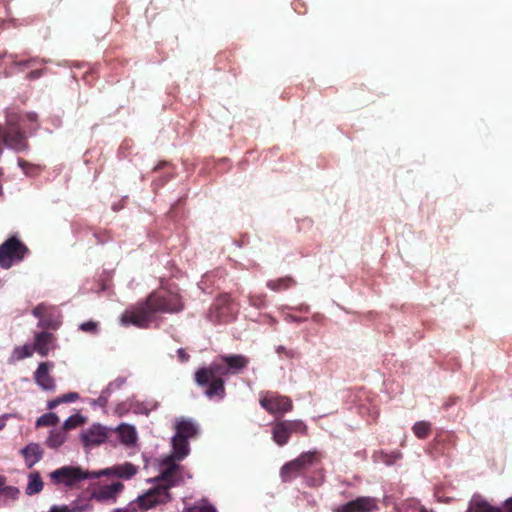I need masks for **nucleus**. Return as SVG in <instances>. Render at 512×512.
I'll list each match as a JSON object with an SVG mask.
<instances>
[{
	"label": "nucleus",
	"mask_w": 512,
	"mask_h": 512,
	"mask_svg": "<svg viewBox=\"0 0 512 512\" xmlns=\"http://www.w3.org/2000/svg\"><path fill=\"white\" fill-rule=\"evenodd\" d=\"M248 363V358L241 354L222 355L219 361H214L208 367L199 368L194 374V380L197 385L205 388L207 397L222 399L226 394L223 377L240 373Z\"/></svg>",
	"instance_id": "obj_2"
},
{
	"label": "nucleus",
	"mask_w": 512,
	"mask_h": 512,
	"mask_svg": "<svg viewBox=\"0 0 512 512\" xmlns=\"http://www.w3.org/2000/svg\"><path fill=\"white\" fill-rule=\"evenodd\" d=\"M78 398H79L78 393H76V392H69V393L64 394V395H62L60 397H57V398H55L53 400L48 401L47 408L49 410H52V409L56 408L58 405H60L62 403L74 402Z\"/></svg>",
	"instance_id": "obj_25"
},
{
	"label": "nucleus",
	"mask_w": 512,
	"mask_h": 512,
	"mask_svg": "<svg viewBox=\"0 0 512 512\" xmlns=\"http://www.w3.org/2000/svg\"><path fill=\"white\" fill-rule=\"evenodd\" d=\"M118 433L121 441L126 445H132L137 440L136 430L130 425H120L118 428Z\"/></svg>",
	"instance_id": "obj_23"
},
{
	"label": "nucleus",
	"mask_w": 512,
	"mask_h": 512,
	"mask_svg": "<svg viewBox=\"0 0 512 512\" xmlns=\"http://www.w3.org/2000/svg\"><path fill=\"white\" fill-rule=\"evenodd\" d=\"M260 406L272 415H284L293 410L292 399L277 392L267 391L259 399Z\"/></svg>",
	"instance_id": "obj_9"
},
{
	"label": "nucleus",
	"mask_w": 512,
	"mask_h": 512,
	"mask_svg": "<svg viewBox=\"0 0 512 512\" xmlns=\"http://www.w3.org/2000/svg\"><path fill=\"white\" fill-rule=\"evenodd\" d=\"M34 353V348L32 345L25 344L23 346H16L13 349L11 355V361H20L25 358L31 357Z\"/></svg>",
	"instance_id": "obj_24"
},
{
	"label": "nucleus",
	"mask_w": 512,
	"mask_h": 512,
	"mask_svg": "<svg viewBox=\"0 0 512 512\" xmlns=\"http://www.w3.org/2000/svg\"><path fill=\"white\" fill-rule=\"evenodd\" d=\"M66 440V434L64 430L52 431L47 438L46 444L50 448L60 447Z\"/></svg>",
	"instance_id": "obj_26"
},
{
	"label": "nucleus",
	"mask_w": 512,
	"mask_h": 512,
	"mask_svg": "<svg viewBox=\"0 0 512 512\" xmlns=\"http://www.w3.org/2000/svg\"><path fill=\"white\" fill-rule=\"evenodd\" d=\"M43 73H44V70L36 69V70L29 72L27 75V78L30 80H34V79L41 77L43 75Z\"/></svg>",
	"instance_id": "obj_37"
},
{
	"label": "nucleus",
	"mask_w": 512,
	"mask_h": 512,
	"mask_svg": "<svg viewBox=\"0 0 512 512\" xmlns=\"http://www.w3.org/2000/svg\"><path fill=\"white\" fill-rule=\"evenodd\" d=\"M168 163L166 161H161L159 162L155 167H154V171H158L160 169H162L163 167L167 166Z\"/></svg>",
	"instance_id": "obj_40"
},
{
	"label": "nucleus",
	"mask_w": 512,
	"mask_h": 512,
	"mask_svg": "<svg viewBox=\"0 0 512 512\" xmlns=\"http://www.w3.org/2000/svg\"><path fill=\"white\" fill-rule=\"evenodd\" d=\"M19 494V490L13 486H5V484L0 488V495H4L11 499H16Z\"/></svg>",
	"instance_id": "obj_31"
},
{
	"label": "nucleus",
	"mask_w": 512,
	"mask_h": 512,
	"mask_svg": "<svg viewBox=\"0 0 512 512\" xmlns=\"http://www.w3.org/2000/svg\"><path fill=\"white\" fill-rule=\"evenodd\" d=\"M187 512H217L210 504L193 505L187 509Z\"/></svg>",
	"instance_id": "obj_33"
},
{
	"label": "nucleus",
	"mask_w": 512,
	"mask_h": 512,
	"mask_svg": "<svg viewBox=\"0 0 512 512\" xmlns=\"http://www.w3.org/2000/svg\"><path fill=\"white\" fill-rule=\"evenodd\" d=\"M19 165L24 169L25 165H28L27 162L23 159H19Z\"/></svg>",
	"instance_id": "obj_42"
},
{
	"label": "nucleus",
	"mask_w": 512,
	"mask_h": 512,
	"mask_svg": "<svg viewBox=\"0 0 512 512\" xmlns=\"http://www.w3.org/2000/svg\"><path fill=\"white\" fill-rule=\"evenodd\" d=\"M6 483V479L3 476H0V488Z\"/></svg>",
	"instance_id": "obj_43"
},
{
	"label": "nucleus",
	"mask_w": 512,
	"mask_h": 512,
	"mask_svg": "<svg viewBox=\"0 0 512 512\" xmlns=\"http://www.w3.org/2000/svg\"><path fill=\"white\" fill-rule=\"evenodd\" d=\"M249 304L256 308H262L266 305V296L263 294L249 296Z\"/></svg>",
	"instance_id": "obj_30"
},
{
	"label": "nucleus",
	"mask_w": 512,
	"mask_h": 512,
	"mask_svg": "<svg viewBox=\"0 0 512 512\" xmlns=\"http://www.w3.org/2000/svg\"><path fill=\"white\" fill-rule=\"evenodd\" d=\"M54 367L52 362H41L34 372V380L36 384L45 391H55L56 383L50 374V370Z\"/></svg>",
	"instance_id": "obj_12"
},
{
	"label": "nucleus",
	"mask_w": 512,
	"mask_h": 512,
	"mask_svg": "<svg viewBox=\"0 0 512 512\" xmlns=\"http://www.w3.org/2000/svg\"><path fill=\"white\" fill-rule=\"evenodd\" d=\"M43 481L39 474V472H32L28 477V484L26 486L25 492L27 495L38 494L43 489Z\"/></svg>",
	"instance_id": "obj_21"
},
{
	"label": "nucleus",
	"mask_w": 512,
	"mask_h": 512,
	"mask_svg": "<svg viewBox=\"0 0 512 512\" xmlns=\"http://www.w3.org/2000/svg\"><path fill=\"white\" fill-rule=\"evenodd\" d=\"M8 56H9V58L11 59V61H12V62H14V63H15V64H17V65L30 66V65H32V64L35 62V60H34V59H29V60H26V61L16 62V61H15V56H14L13 54H10V55H8Z\"/></svg>",
	"instance_id": "obj_38"
},
{
	"label": "nucleus",
	"mask_w": 512,
	"mask_h": 512,
	"mask_svg": "<svg viewBox=\"0 0 512 512\" xmlns=\"http://www.w3.org/2000/svg\"><path fill=\"white\" fill-rule=\"evenodd\" d=\"M5 426L4 419H0V430Z\"/></svg>",
	"instance_id": "obj_44"
},
{
	"label": "nucleus",
	"mask_w": 512,
	"mask_h": 512,
	"mask_svg": "<svg viewBox=\"0 0 512 512\" xmlns=\"http://www.w3.org/2000/svg\"><path fill=\"white\" fill-rule=\"evenodd\" d=\"M32 314L39 319L38 327L40 328L56 330L61 325L60 315L44 303L37 305Z\"/></svg>",
	"instance_id": "obj_10"
},
{
	"label": "nucleus",
	"mask_w": 512,
	"mask_h": 512,
	"mask_svg": "<svg viewBox=\"0 0 512 512\" xmlns=\"http://www.w3.org/2000/svg\"><path fill=\"white\" fill-rule=\"evenodd\" d=\"M73 510L69 508V506L63 505V506H57L53 505L49 512H72Z\"/></svg>",
	"instance_id": "obj_36"
},
{
	"label": "nucleus",
	"mask_w": 512,
	"mask_h": 512,
	"mask_svg": "<svg viewBox=\"0 0 512 512\" xmlns=\"http://www.w3.org/2000/svg\"><path fill=\"white\" fill-rule=\"evenodd\" d=\"M293 433L306 436L308 434V427L299 419L278 420L272 425V439L278 446L286 445Z\"/></svg>",
	"instance_id": "obj_7"
},
{
	"label": "nucleus",
	"mask_w": 512,
	"mask_h": 512,
	"mask_svg": "<svg viewBox=\"0 0 512 512\" xmlns=\"http://www.w3.org/2000/svg\"><path fill=\"white\" fill-rule=\"evenodd\" d=\"M276 352L278 355H280V356L284 355L286 358L295 357V352L293 350L287 349L281 345L276 348Z\"/></svg>",
	"instance_id": "obj_34"
},
{
	"label": "nucleus",
	"mask_w": 512,
	"mask_h": 512,
	"mask_svg": "<svg viewBox=\"0 0 512 512\" xmlns=\"http://www.w3.org/2000/svg\"><path fill=\"white\" fill-rule=\"evenodd\" d=\"M80 330L86 333L95 334L98 331V323L94 321H87L79 326Z\"/></svg>",
	"instance_id": "obj_32"
},
{
	"label": "nucleus",
	"mask_w": 512,
	"mask_h": 512,
	"mask_svg": "<svg viewBox=\"0 0 512 512\" xmlns=\"http://www.w3.org/2000/svg\"><path fill=\"white\" fill-rule=\"evenodd\" d=\"M412 430L419 439H425L431 432V424L426 421H419L413 425Z\"/></svg>",
	"instance_id": "obj_27"
},
{
	"label": "nucleus",
	"mask_w": 512,
	"mask_h": 512,
	"mask_svg": "<svg viewBox=\"0 0 512 512\" xmlns=\"http://www.w3.org/2000/svg\"><path fill=\"white\" fill-rule=\"evenodd\" d=\"M55 336L50 332H39L35 334L34 352H37L40 356L46 357L51 350L55 349Z\"/></svg>",
	"instance_id": "obj_15"
},
{
	"label": "nucleus",
	"mask_w": 512,
	"mask_h": 512,
	"mask_svg": "<svg viewBox=\"0 0 512 512\" xmlns=\"http://www.w3.org/2000/svg\"><path fill=\"white\" fill-rule=\"evenodd\" d=\"M114 512H126L125 510L116 509Z\"/></svg>",
	"instance_id": "obj_45"
},
{
	"label": "nucleus",
	"mask_w": 512,
	"mask_h": 512,
	"mask_svg": "<svg viewBox=\"0 0 512 512\" xmlns=\"http://www.w3.org/2000/svg\"><path fill=\"white\" fill-rule=\"evenodd\" d=\"M123 489L124 485L120 481L102 485L93 492V499L100 503H115Z\"/></svg>",
	"instance_id": "obj_13"
},
{
	"label": "nucleus",
	"mask_w": 512,
	"mask_h": 512,
	"mask_svg": "<svg viewBox=\"0 0 512 512\" xmlns=\"http://www.w3.org/2000/svg\"><path fill=\"white\" fill-rule=\"evenodd\" d=\"M505 505H506L507 510H508L509 512H512V498L508 499V500L506 501V504H505Z\"/></svg>",
	"instance_id": "obj_41"
},
{
	"label": "nucleus",
	"mask_w": 512,
	"mask_h": 512,
	"mask_svg": "<svg viewBox=\"0 0 512 512\" xmlns=\"http://www.w3.org/2000/svg\"><path fill=\"white\" fill-rule=\"evenodd\" d=\"M197 434L198 427L192 420L182 418L177 422L175 435H180L182 438L189 440L196 437Z\"/></svg>",
	"instance_id": "obj_19"
},
{
	"label": "nucleus",
	"mask_w": 512,
	"mask_h": 512,
	"mask_svg": "<svg viewBox=\"0 0 512 512\" xmlns=\"http://www.w3.org/2000/svg\"><path fill=\"white\" fill-rule=\"evenodd\" d=\"M59 422V417L53 413H46L40 416L36 421L37 427H47V426H55Z\"/></svg>",
	"instance_id": "obj_28"
},
{
	"label": "nucleus",
	"mask_w": 512,
	"mask_h": 512,
	"mask_svg": "<svg viewBox=\"0 0 512 512\" xmlns=\"http://www.w3.org/2000/svg\"><path fill=\"white\" fill-rule=\"evenodd\" d=\"M25 118L31 123H37L38 115L36 113H27Z\"/></svg>",
	"instance_id": "obj_39"
},
{
	"label": "nucleus",
	"mask_w": 512,
	"mask_h": 512,
	"mask_svg": "<svg viewBox=\"0 0 512 512\" xmlns=\"http://www.w3.org/2000/svg\"><path fill=\"white\" fill-rule=\"evenodd\" d=\"M296 285V281L291 276H285L278 279L267 281L266 286L275 292H281L290 289Z\"/></svg>",
	"instance_id": "obj_20"
},
{
	"label": "nucleus",
	"mask_w": 512,
	"mask_h": 512,
	"mask_svg": "<svg viewBox=\"0 0 512 512\" xmlns=\"http://www.w3.org/2000/svg\"><path fill=\"white\" fill-rule=\"evenodd\" d=\"M107 429L99 424L93 425L82 434V441L85 446H95L104 443L107 440Z\"/></svg>",
	"instance_id": "obj_16"
},
{
	"label": "nucleus",
	"mask_w": 512,
	"mask_h": 512,
	"mask_svg": "<svg viewBox=\"0 0 512 512\" xmlns=\"http://www.w3.org/2000/svg\"><path fill=\"white\" fill-rule=\"evenodd\" d=\"M137 473V467L130 462H126L121 465H116L107 468L98 474L101 475H114L124 479H130Z\"/></svg>",
	"instance_id": "obj_17"
},
{
	"label": "nucleus",
	"mask_w": 512,
	"mask_h": 512,
	"mask_svg": "<svg viewBox=\"0 0 512 512\" xmlns=\"http://www.w3.org/2000/svg\"><path fill=\"white\" fill-rule=\"evenodd\" d=\"M29 248L16 236L9 237L0 245V267L10 269L24 260Z\"/></svg>",
	"instance_id": "obj_6"
},
{
	"label": "nucleus",
	"mask_w": 512,
	"mask_h": 512,
	"mask_svg": "<svg viewBox=\"0 0 512 512\" xmlns=\"http://www.w3.org/2000/svg\"><path fill=\"white\" fill-rule=\"evenodd\" d=\"M323 455L318 450L301 453L296 459L285 463L280 471L282 480L287 482L296 478L305 469L321 462Z\"/></svg>",
	"instance_id": "obj_5"
},
{
	"label": "nucleus",
	"mask_w": 512,
	"mask_h": 512,
	"mask_svg": "<svg viewBox=\"0 0 512 512\" xmlns=\"http://www.w3.org/2000/svg\"><path fill=\"white\" fill-rule=\"evenodd\" d=\"M177 355H178L179 360L182 363H185V362L189 361V359H190V355L183 348H179L177 350Z\"/></svg>",
	"instance_id": "obj_35"
},
{
	"label": "nucleus",
	"mask_w": 512,
	"mask_h": 512,
	"mask_svg": "<svg viewBox=\"0 0 512 512\" xmlns=\"http://www.w3.org/2000/svg\"><path fill=\"white\" fill-rule=\"evenodd\" d=\"M469 510L471 512H502L499 508L491 506L480 496H474L470 502Z\"/></svg>",
	"instance_id": "obj_22"
},
{
	"label": "nucleus",
	"mask_w": 512,
	"mask_h": 512,
	"mask_svg": "<svg viewBox=\"0 0 512 512\" xmlns=\"http://www.w3.org/2000/svg\"><path fill=\"white\" fill-rule=\"evenodd\" d=\"M172 447L173 454L163 460L162 471L156 479V485L136 500V504L142 512L171 501L170 489L177 485L179 480L180 467L175 461L183 460L190 452L188 439L182 438L180 435H174Z\"/></svg>",
	"instance_id": "obj_1"
},
{
	"label": "nucleus",
	"mask_w": 512,
	"mask_h": 512,
	"mask_svg": "<svg viewBox=\"0 0 512 512\" xmlns=\"http://www.w3.org/2000/svg\"><path fill=\"white\" fill-rule=\"evenodd\" d=\"M84 422V418L80 414H74L65 420L63 430H71L80 426Z\"/></svg>",
	"instance_id": "obj_29"
},
{
	"label": "nucleus",
	"mask_w": 512,
	"mask_h": 512,
	"mask_svg": "<svg viewBox=\"0 0 512 512\" xmlns=\"http://www.w3.org/2000/svg\"><path fill=\"white\" fill-rule=\"evenodd\" d=\"M21 117L15 113H9L6 117V124L1 125V141L7 148L15 152L26 151L29 143L25 132L21 129Z\"/></svg>",
	"instance_id": "obj_4"
},
{
	"label": "nucleus",
	"mask_w": 512,
	"mask_h": 512,
	"mask_svg": "<svg viewBox=\"0 0 512 512\" xmlns=\"http://www.w3.org/2000/svg\"><path fill=\"white\" fill-rule=\"evenodd\" d=\"M183 309L181 297L173 293L152 292L144 302L125 310L121 317L124 326L147 328L156 313H177Z\"/></svg>",
	"instance_id": "obj_3"
},
{
	"label": "nucleus",
	"mask_w": 512,
	"mask_h": 512,
	"mask_svg": "<svg viewBox=\"0 0 512 512\" xmlns=\"http://www.w3.org/2000/svg\"><path fill=\"white\" fill-rule=\"evenodd\" d=\"M50 477L55 483H63L72 487L85 479H97L100 474L84 471L80 467L64 466L53 471Z\"/></svg>",
	"instance_id": "obj_8"
},
{
	"label": "nucleus",
	"mask_w": 512,
	"mask_h": 512,
	"mask_svg": "<svg viewBox=\"0 0 512 512\" xmlns=\"http://www.w3.org/2000/svg\"><path fill=\"white\" fill-rule=\"evenodd\" d=\"M21 452L25 459L27 468H32L43 456V451L37 443L28 444Z\"/></svg>",
	"instance_id": "obj_18"
},
{
	"label": "nucleus",
	"mask_w": 512,
	"mask_h": 512,
	"mask_svg": "<svg viewBox=\"0 0 512 512\" xmlns=\"http://www.w3.org/2000/svg\"><path fill=\"white\" fill-rule=\"evenodd\" d=\"M232 313V298L229 294H222L215 299L210 308V319L213 321H227Z\"/></svg>",
	"instance_id": "obj_11"
},
{
	"label": "nucleus",
	"mask_w": 512,
	"mask_h": 512,
	"mask_svg": "<svg viewBox=\"0 0 512 512\" xmlns=\"http://www.w3.org/2000/svg\"><path fill=\"white\" fill-rule=\"evenodd\" d=\"M377 508L375 498L361 496L340 506L336 512H371Z\"/></svg>",
	"instance_id": "obj_14"
}]
</instances>
